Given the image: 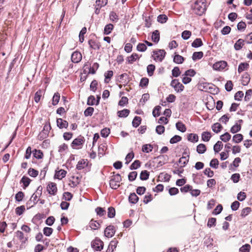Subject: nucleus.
<instances>
[{
	"mask_svg": "<svg viewBox=\"0 0 252 252\" xmlns=\"http://www.w3.org/2000/svg\"><path fill=\"white\" fill-rule=\"evenodd\" d=\"M203 56L204 53L202 51L194 52L192 54L191 59L192 61L195 62L201 59Z\"/></svg>",
	"mask_w": 252,
	"mask_h": 252,
	"instance_id": "29",
	"label": "nucleus"
},
{
	"mask_svg": "<svg viewBox=\"0 0 252 252\" xmlns=\"http://www.w3.org/2000/svg\"><path fill=\"white\" fill-rule=\"evenodd\" d=\"M189 103L186 101H181L179 104V109L182 112L185 111L186 110H187L189 107Z\"/></svg>",
	"mask_w": 252,
	"mask_h": 252,
	"instance_id": "56",
	"label": "nucleus"
},
{
	"mask_svg": "<svg viewBox=\"0 0 252 252\" xmlns=\"http://www.w3.org/2000/svg\"><path fill=\"white\" fill-rule=\"evenodd\" d=\"M168 20V16L164 14H158V23L164 24Z\"/></svg>",
	"mask_w": 252,
	"mask_h": 252,
	"instance_id": "64",
	"label": "nucleus"
},
{
	"mask_svg": "<svg viewBox=\"0 0 252 252\" xmlns=\"http://www.w3.org/2000/svg\"><path fill=\"white\" fill-rule=\"evenodd\" d=\"M209 64L212 65L214 70L217 71H222L226 67L228 66L227 62L223 60L217 61L213 64L209 63Z\"/></svg>",
	"mask_w": 252,
	"mask_h": 252,
	"instance_id": "3",
	"label": "nucleus"
},
{
	"mask_svg": "<svg viewBox=\"0 0 252 252\" xmlns=\"http://www.w3.org/2000/svg\"><path fill=\"white\" fill-rule=\"evenodd\" d=\"M161 107L158 105V116L160 115H164L169 118H170L172 114V111L170 108H166L162 113L160 112Z\"/></svg>",
	"mask_w": 252,
	"mask_h": 252,
	"instance_id": "26",
	"label": "nucleus"
},
{
	"mask_svg": "<svg viewBox=\"0 0 252 252\" xmlns=\"http://www.w3.org/2000/svg\"><path fill=\"white\" fill-rule=\"evenodd\" d=\"M251 249V245L249 244L246 243L239 248V252H250Z\"/></svg>",
	"mask_w": 252,
	"mask_h": 252,
	"instance_id": "52",
	"label": "nucleus"
},
{
	"mask_svg": "<svg viewBox=\"0 0 252 252\" xmlns=\"http://www.w3.org/2000/svg\"><path fill=\"white\" fill-rule=\"evenodd\" d=\"M99 64L97 63H94L93 65L89 68L88 73L94 74L95 73L96 71L98 69Z\"/></svg>",
	"mask_w": 252,
	"mask_h": 252,
	"instance_id": "51",
	"label": "nucleus"
},
{
	"mask_svg": "<svg viewBox=\"0 0 252 252\" xmlns=\"http://www.w3.org/2000/svg\"><path fill=\"white\" fill-rule=\"evenodd\" d=\"M243 97H244L243 92L242 91H238L234 94V99L236 101H242Z\"/></svg>",
	"mask_w": 252,
	"mask_h": 252,
	"instance_id": "49",
	"label": "nucleus"
},
{
	"mask_svg": "<svg viewBox=\"0 0 252 252\" xmlns=\"http://www.w3.org/2000/svg\"><path fill=\"white\" fill-rule=\"evenodd\" d=\"M213 238L211 237V236L206 235L204 238L203 244L208 248H210L213 246Z\"/></svg>",
	"mask_w": 252,
	"mask_h": 252,
	"instance_id": "18",
	"label": "nucleus"
},
{
	"mask_svg": "<svg viewBox=\"0 0 252 252\" xmlns=\"http://www.w3.org/2000/svg\"><path fill=\"white\" fill-rule=\"evenodd\" d=\"M122 181V178L120 174L118 173L111 176L110 180V187L113 189H117L120 185L119 183Z\"/></svg>",
	"mask_w": 252,
	"mask_h": 252,
	"instance_id": "4",
	"label": "nucleus"
},
{
	"mask_svg": "<svg viewBox=\"0 0 252 252\" xmlns=\"http://www.w3.org/2000/svg\"><path fill=\"white\" fill-rule=\"evenodd\" d=\"M197 85L198 87L199 86L202 87L203 89L209 90L210 91H214L215 92L214 94H218L220 92V88L212 83L201 82L200 81Z\"/></svg>",
	"mask_w": 252,
	"mask_h": 252,
	"instance_id": "1",
	"label": "nucleus"
},
{
	"mask_svg": "<svg viewBox=\"0 0 252 252\" xmlns=\"http://www.w3.org/2000/svg\"><path fill=\"white\" fill-rule=\"evenodd\" d=\"M130 111L128 109H125L117 112L118 117L121 118L126 117L129 114Z\"/></svg>",
	"mask_w": 252,
	"mask_h": 252,
	"instance_id": "60",
	"label": "nucleus"
},
{
	"mask_svg": "<svg viewBox=\"0 0 252 252\" xmlns=\"http://www.w3.org/2000/svg\"><path fill=\"white\" fill-rule=\"evenodd\" d=\"M231 137V134L227 131L220 136V139L221 140V142L222 141L225 143L228 142L230 140Z\"/></svg>",
	"mask_w": 252,
	"mask_h": 252,
	"instance_id": "39",
	"label": "nucleus"
},
{
	"mask_svg": "<svg viewBox=\"0 0 252 252\" xmlns=\"http://www.w3.org/2000/svg\"><path fill=\"white\" fill-rule=\"evenodd\" d=\"M103 242L98 238H96L91 243L92 248L96 251H100L103 248Z\"/></svg>",
	"mask_w": 252,
	"mask_h": 252,
	"instance_id": "6",
	"label": "nucleus"
},
{
	"mask_svg": "<svg viewBox=\"0 0 252 252\" xmlns=\"http://www.w3.org/2000/svg\"><path fill=\"white\" fill-rule=\"evenodd\" d=\"M192 189V186L189 184H186L184 186L180 188V189L182 193H186L187 192H189L190 191V189Z\"/></svg>",
	"mask_w": 252,
	"mask_h": 252,
	"instance_id": "58",
	"label": "nucleus"
},
{
	"mask_svg": "<svg viewBox=\"0 0 252 252\" xmlns=\"http://www.w3.org/2000/svg\"><path fill=\"white\" fill-rule=\"evenodd\" d=\"M223 210V206L221 204H218L215 209L212 211V214L217 216L220 214Z\"/></svg>",
	"mask_w": 252,
	"mask_h": 252,
	"instance_id": "40",
	"label": "nucleus"
},
{
	"mask_svg": "<svg viewBox=\"0 0 252 252\" xmlns=\"http://www.w3.org/2000/svg\"><path fill=\"white\" fill-rule=\"evenodd\" d=\"M57 125L58 127L61 129L63 128H67L68 126V123L65 120H63L61 118H58L57 119Z\"/></svg>",
	"mask_w": 252,
	"mask_h": 252,
	"instance_id": "30",
	"label": "nucleus"
},
{
	"mask_svg": "<svg viewBox=\"0 0 252 252\" xmlns=\"http://www.w3.org/2000/svg\"><path fill=\"white\" fill-rule=\"evenodd\" d=\"M233 86V82L231 80H227L224 85L225 90L230 92L232 90Z\"/></svg>",
	"mask_w": 252,
	"mask_h": 252,
	"instance_id": "62",
	"label": "nucleus"
},
{
	"mask_svg": "<svg viewBox=\"0 0 252 252\" xmlns=\"http://www.w3.org/2000/svg\"><path fill=\"white\" fill-rule=\"evenodd\" d=\"M250 67L249 63L248 62H241L239 63L238 67V72L240 74L245 70H247Z\"/></svg>",
	"mask_w": 252,
	"mask_h": 252,
	"instance_id": "19",
	"label": "nucleus"
},
{
	"mask_svg": "<svg viewBox=\"0 0 252 252\" xmlns=\"http://www.w3.org/2000/svg\"><path fill=\"white\" fill-rule=\"evenodd\" d=\"M16 236L21 242L20 249L23 248V244H25L28 240V238L24 237V233L21 231H17L15 232Z\"/></svg>",
	"mask_w": 252,
	"mask_h": 252,
	"instance_id": "14",
	"label": "nucleus"
},
{
	"mask_svg": "<svg viewBox=\"0 0 252 252\" xmlns=\"http://www.w3.org/2000/svg\"><path fill=\"white\" fill-rule=\"evenodd\" d=\"M191 9L195 11L194 14L201 16L202 15H200L202 10V5L198 4L197 1H194V4L191 6Z\"/></svg>",
	"mask_w": 252,
	"mask_h": 252,
	"instance_id": "9",
	"label": "nucleus"
},
{
	"mask_svg": "<svg viewBox=\"0 0 252 252\" xmlns=\"http://www.w3.org/2000/svg\"><path fill=\"white\" fill-rule=\"evenodd\" d=\"M114 28V26L112 24H108L106 25L104 29L103 33L105 35L110 34Z\"/></svg>",
	"mask_w": 252,
	"mask_h": 252,
	"instance_id": "54",
	"label": "nucleus"
},
{
	"mask_svg": "<svg viewBox=\"0 0 252 252\" xmlns=\"http://www.w3.org/2000/svg\"><path fill=\"white\" fill-rule=\"evenodd\" d=\"M223 144L221 141H218L213 146L215 154H219L223 148Z\"/></svg>",
	"mask_w": 252,
	"mask_h": 252,
	"instance_id": "27",
	"label": "nucleus"
},
{
	"mask_svg": "<svg viewBox=\"0 0 252 252\" xmlns=\"http://www.w3.org/2000/svg\"><path fill=\"white\" fill-rule=\"evenodd\" d=\"M165 189L168 191L170 196H174L179 193V189L176 187H171L170 186H167L166 187Z\"/></svg>",
	"mask_w": 252,
	"mask_h": 252,
	"instance_id": "25",
	"label": "nucleus"
},
{
	"mask_svg": "<svg viewBox=\"0 0 252 252\" xmlns=\"http://www.w3.org/2000/svg\"><path fill=\"white\" fill-rule=\"evenodd\" d=\"M198 177L196 178V180L194 183L197 185H203L204 183V176L200 172L197 173Z\"/></svg>",
	"mask_w": 252,
	"mask_h": 252,
	"instance_id": "45",
	"label": "nucleus"
},
{
	"mask_svg": "<svg viewBox=\"0 0 252 252\" xmlns=\"http://www.w3.org/2000/svg\"><path fill=\"white\" fill-rule=\"evenodd\" d=\"M230 179L234 184H237L241 180V175L238 173H233L231 175Z\"/></svg>",
	"mask_w": 252,
	"mask_h": 252,
	"instance_id": "41",
	"label": "nucleus"
},
{
	"mask_svg": "<svg viewBox=\"0 0 252 252\" xmlns=\"http://www.w3.org/2000/svg\"><path fill=\"white\" fill-rule=\"evenodd\" d=\"M241 128L242 125H238V124L235 122L234 125L231 127L230 132L232 134L236 133L241 130Z\"/></svg>",
	"mask_w": 252,
	"mask_h": 252,
	"instance_id": "38",
	"label": "nucleus"
},
{
	"mask_svg": "<svg viewBox=\"0 0 252 252\" xmlns=\"http://www.w3.org/2000/svg\"><path fill=\"white\" fill-rule=\"evenodd\" d=\"M88 43L90 47L94 50H99L101 46L100 42L93 39L89 40Z\"/></svg>",
	"mask_w": 252,
	"mask_h": 252,
	"instance_id": "28",
	"label": "nucleus"
},
{
	"mask_svg": "<svg viewBox=\"0 0 252 252\" xmlns=\"http://www.w3.org/2000/svg\"><path fill=\"white\" fill-rule=\"evenodd\" d=\"M138 197L134 192L131 193L128 197V200L129 202L132 204L136 203L138 201Z\"/></svg>",
	"mask_w": 252,
	"mask_h": 252,
	"instance_id": "50",
	"label": "nucleus"
},
{
	"mask_svg": "<svg viewBox=\"0 0 252 252\" xmlns=\"http://www.w3.org/2000/svg\"><path fill=\"white\" fill-rule=\"evenodd\" d=\"M182 139V137L181 136L179 135H174L170 138L169 142L171 144H174L181 141Z\"/></svg>",
	"mask_w": 252,
	"mask_h": 252,
	"instance_id": "53",
	"label": "nucleus"
},
{
	"mask_svg": "<svg viewBox=\"0 0 252 252\" xmlns=\"http://www.w3.org/2000/svg\"><path fill=\"white\" fill-rule=\"evenodd\" d=\"M202 173L208 178H212L215 174L214 171L211 169V167L205 168Z\"/></svg>",
	"mask_w": 252,
	"mask_h": 252,
	"instance_id": "43",
	"label": "nucleus"
},
{
	"mask_svg": "<svg viewBox=\"0 0 252 252\" xmlns=\"http://www.w3.org/2000/svg\"><path fill=\"white\" fill-rule=\"evenodd\" d=\"M82 57V54L79 52L75 51L71 55V61L73 63H78L81 61Z\"/></svg>",
	"mask_w": 252,
	"mask_h": 252,
	"instance_id": "17",
	"label": "nucleus"
},
{
	"mask_svg": "<svg viewBox=\"0 0 252 252\" xmlns=\"http://www.w3.org/2000/svg\"><path fill=\"white\" fill-rule=\"evenodd\" d=\"M247 27V25L245 22L241 20L240 22H238L237 24V30L239 32H244Z\"/></svg>",
	"mask_w": 252,
	"mask_h": 252,
	"instance_id": "46",
	"label": "nucleus"
},
{
	"mask_svg": "<svg viewBox=\"0 0 252 252\" xmlns=\"http://www.w3.org/2000/svg\"><path fill=\"white\" fill-rule=\"evenodd\" d=\"M175 127L177 130L183 133L187 130L186 126L181 121H178L176 122Z\"/></svg>",
	"mask_w": 252,
	"mask_h": 252,
	"instance_id": "20",
	"label": "nucleus"
},
{
	"mask_svg": "<svg viewBox=\"0 0 252 252\" xmlns=\"http://www.w3.org/2000/svg\"><path fill=\"white\" fill-rule=\"evenodd\" d=\"M85 139L84 137L79 136L77 138L74 139L71 143V146L72 148H75V147L83 145Z\"/></svg>",
	"mask_w": 252,
	"mask_h": 252,
	"instance_id": "11",
	"label": "nucleus"
},
{
	"mask_svg": "<svg viewBox=\"0 0 252 252\" xmlns=\"http://www.w3.org/2000/svg\"><path fill=\"white\" fill-rule=\"evenodd\" d=\"M181 71L180 70V67L178 66H174L171 70V75L170 77L177 78L180 76L181 74Z\"/></svg>",
	"mask_w": 252,
	"mask_h": 252,
	"instance_id": "31",
	"label": "nucleus"
},
{
	"mask_svg": "<svg viewBox=\"0 0 252 252\" xmlns=\"http://www.w3.org/2000/svg\"><path fill=\"white\" fill-rule=\"evenodd\" d=\"M241 158L239 157L235 158L233 161L229 165V169L232 171H236L241 162Z\"/></svg>",
	"mask_w": 252,
	"mask_h": 252,
	"instance_id": "8",
	"label": "nucleus"
},
{
	"mask_svg": "<svg viewBox=\"0 0 252 252\" xmlns=\"http://www.w3.org/2000/svg\"><path fill=\"white\" fill-rule=\"evenodd\" d=\"M246 43V40L242 38L238 39L234 44V49L235 51H240L241 50Z\"/></svg>",
	"mask_w": 252,
	"mask_h": 252,
	"instance_id": "15",
	"label": "nucleus"
},
{
	"mask_svg": "<svg viewBox=\"0 0 252 252\" xmlns=\"http://www.w3.org/2000/svg\"><path fill=\"white\" fill-rule=\"evenodd\" d=\"M89 225L92 229L96 230L99 228L100 224L92 219L89 222Z\"/></svg>",
	"mask_w": 252,
	"mask_h": 252,
	"instance_id": "61",
	"label": "nucleus"
},
{
	"mask_svg": "<svg viewBox=\"0 0 252 252\" xmlns=\"http://www.w3.org/2000/svg\"><path fill=\"white\" fill-rule=\"evenodd\" d=\"M171 175L161 172L158 174V181L168 182L170 180Z\"/></svg>",
	"mask_w": 252,
	"mask_h": 252,
	"instance_id": "16",
	"label": "nucleus"
},
{
	"mask_svg": "<svg viewBox=\"0 0 252 252\" xmlns=\"http://www.w3.org/2000/svg\"><path fill=\"white\" fill-rule=\"evenodd\" d=\"M171 57L173 59V62L177 64L183 63L186 60V58L179 55L177 52H174L172 55Z\"/></svg>",
	"mask_w": 252,
	"mask_h": 252,
	"instance_id": "7",
	"label": "nucleus"
},
{
	"mask_svg": "<svg viewBox=\"0 0 252 252\" xmlns=\"http://www.w3.org/2000/svg\"><path fill=\"white\" fill-rule=\"evenodd\" d=\"M244 140V136L241 133H235L233 136L232 141L236 144H239Z\"/></svg>",
	"mask_w": 252,
	"mask_h": 252,
	"instance_id": "24",
	"label": "nucleus"
},
{
	"mask_svg": "<svg viewBox=\"0 0 252 252\" xmlns=\"http://www.w3.org/2000/svg\"><path fill=\"white\" fill-rule=\"evenodd\" d=\"M242 80V85L244 86H247L251 80L250 75L248 72H245L241 77Z\"/></svg>",
	"mask_w": 252,
	"mask_h": 252,
	"instance_id": "22",
	"label": "nucleus"
},
{
	"mask_svg": "<svg viewBox=\"0 0 252 252\" xmlns=\"http://www.w3.org/2000/svg\"><path fill=\"white\" fill-rule=\"evenodd\" d=\"M38 195L36 194L33 193L31 196L30 200L27 202V205H29V208L32 207L37 203Z\"/></svg>",
	"mask_w": 252,
	"mask_h": 252,
	"instance_id": "33",
	"label": "nucleus"
},
{
	"mask_svg": "<svg viewBox=\"0 0 252 252\" xmlns=\"http://www.w3.org/2000/svg\"><path fill=\"white\" fill-rule=\"evenodd\" d=\"M118 243V241L116 239L112 240L109 245L107 252H113L114 250L116 248Z\"/></svg>",
	"mask_w": 252,
	"mask_h": 252,
	"instance_id": "36",
	"label": "nucleus"
},
{
	"mask_svg": "<svg viewBox=\"0 0 252 252\" xmlns=\"http://www.w3.org/2000/svg\"><path fill=\"white\" fill-rule=\"evenodd\" d=\"M201 140L207 142L210 141L212 137V133L208 130L203 131L201 134Z\"/></svg>",
	"mask_w": 252,
	"mask_h": 252,
	"instance_id": "21",
	"label": "nucleus"
},
{
	"mask_svg": "<svg viewBox=\"0 0 252 252\" xmlns=\"http://www.w3.org/2000/svg\"><path fill=\"white\" fill-rule=\"evenodd\" d=\"M207 151V147L205 144L200 143L196 146V152L201 155L204 154Z\"/></svg>",
	"mask_w": 252,
	"mask_h": 252,
	"instance_id": "32",
	"label": "nucleus"
},
{
	"mask_svg": "<svg viewBox=\"0 0 252 252\" xmlns=\"http://www.w3.org/2000/svg\"><path fill=\"white\" fill-rule=\"evenodd\" d=\"M115 233V230L114 226L113 225H109L107 226L104 231V235L108 238L112 237Z\"/></svg>",
	"mask_w": 252,
	"mask_h": 252,
	"instance_id": "12",
	"label": "nucleus"
},
{
	"mask_svg": "<svg viewBox=\"0 0 252 252\" xmlns=\"http://www.w3.org/2000/svg\"><path fill=\"white\" fill-rule=\"evenodd\" d=\"M217 224V219L216 218L211 217L208 219L207 226L209 228H212L216 226Z\"/></svg>",
	"mask_w": 252,
	"mask_h": 252,
	"instance_id": "48",
	"label": "nucleus"
},
{
	"mask_svg": "<svg viewBox=\"0 0 252 252\" xmlns=\"http://www.w3.org/2000/svg\"><path fill=\"white\" fill-rule=\"evenodd\" d=\"M181 78L182 82L183 84L185 85H187L189 84L192 81V79L189 76H187V75H185L184 72L182 74Z\"/></svg>",
	"mask_w": 252,
	"mask_h": 252,
	"instance_id": "57",
	"label": "nucleus"
},
{
	"mask_svg": "<svg viewBox=\"0 0 252 252\" xmlns=\"http://www.w3.org/2000/svg\"><path fill=\"white\" fill-rule=\"evenodd\" d=\"M203 45V43L200 38H196L191 43V46L194 48L200 47Z\"/></svg>",
	"mask_w": 252,
	"mask_h": 252,
	"instance_id": "35",
	"label": "nucleus"
},
{
	"mask_svg": "<svg viewBox=\"0 0 252 252\" xmlns=\"http://www.w3.org/2000/svg\"><path fill=\"white\" fill-rule=\"evenodd\" d=\"M219 163L220 162L218 158H213L210 161L209 166L213 169H217L219 167Z\"/></svg>",
	"mask_w": 252,
	"mask_h": 252,
	"instance_id": "42",
	"label": "nucleus"
},
{
	"mask_svg": "<svg viewBox=\"0 0 252 252\" xmlns=\"http://www.w3.org/2000/svg\"><path fill=\"white\" fill-rule=\"evenodd\" d=\"M252 211V209L251 207H246L243 208L241 210V212L240 215V216L242 218H245L247 216H248L251 213Z\"/></svg>",
	"mask_w": 252,
	"mask_h": 252,
	"instance_id": "37",
	"label": "nucleus"
},
{
	"mask_svg": "<svg viewBox=\"0 0 252 252\" xmlns=\"http://www.w3.org/2000/svg\"><path fill=\"white\" fill-rule=\"evenodd\" d=\"M31 182V180L29 178L24 176L20 181V183L23 184V189H26L29 186Z\"/></svg>",
	"mask_w": 252,
	"mask_h": 252,
	"instance_id": "44",
	"label": "nucleus"
},
{
	"mask_svg": "<svg viewBox=\"0 0 252 252\" xmlns=\"http://www.w3.org/2000/svg\"><path fill=\"white\" fill-rule=\"evenodd\" d=\"M186 138L188 141L192 143H195L199 141V136L197 134L194 133H188Z\"/></svg>",
	"mask_w": 252,
	"mask_h": 252,
	"instance_id": "10",
	"label": "nucleus"
},
{
	"mask_svg": "<svg viewBox=\"0 0 252 252\" xmlns=\"http://www.w3.org/2000/svg\"><path fill=\"white\" fill-rule=\"evenodd\" d=\"M47 190L50 194L55 195L57 191L56 183L51 182L49 184L47 187Z\"/></svg>",
	"mask_w": 252,
	"mask_h": 252,
	"instance_id": "13",
	"label": "nucleus"
},
{
	"mask_svg": "<svg viewBox=\"0 0 252 252\" xmlns=\"http://www.w3.org/2000/svg\"><path fill=\"white\" fill-rule=\"evenodd\" d=\"M88 165V162L87 160H85V159H82L78 161L77 165H76V168L80 170L82 169H84L85 167H87Z\"/></svg>",
	"mask_w": 252,
	"mask_h": 252,
	"instance_id": "47",
	"label": "nucleus"
},
{
	"mask_svg": "<svg viewBox=\"0 0 252 252\" xmlns=\"http://www.w3.org/2000/svg\"><path fill=\"white\" fill-rule=\"evenodd\" d=\"M51 126L49 121L47 122L44 126L43 130L39 133L38 138L40 140H43L48 136L49 131Z\"/></svg>",
	"mask_w": 252,
	"mask_h": 252,
	"instance_id": "5",
	"label": "nucleus"
},
{
	"mask_svg": "<svg viewBox=\"0 0 252 252\" xmlns=\"http://www.w3.org/2000/svg\"><path fill=\"white\" fill-rule=\"evenodd\" d=\"M66 173V171L63 169H61L59 171L56 170L54 177L59 180H61L65 176Z\"/></svg>",
	"mask_w": 252,
	"mask_h": 252,
	"instance_id": "34",
	"label": "nucleus"
},
{
	"mask_svg": "<svg viewBox=\"0 0 252 252\" xmlns=\"http://www.w3.org/2000/svg\"><path fill=\"white\" fill-rule=\"evenodd\" d=\"M187 181L186 177H183L181 179H178L176 181L175 184L177 186L182 187L183 186L185 185Z\"/></svg>",
	"mask_w": 252,
	"mask_h": 252,
	"instance_id": "55",
	"label": "nucleus"
},
{
	"mask_svg": "<svg viewBox=\"0 0 252 252\" xmlns=\"http://www.w3.org/2000/svg\"><path fill=\"white\" fill-rule=\"evenodd\" d=\"M191 35V32L189 30H185L181 33V37L183 39L187 40L189 39Z\"/></svg>",
	"mask_w": 252,
	"mask_h": 252,
	"instance_id": "59",
	"label": "nucleus"
},
{
	"mask_svg": "<svg viewBox=\"0 0 252 252\" xmlns=\"http://www.w3.org/2000/svg\"><path fill=\"white\" fill-rule=\"evenodd\" d=\"M223 128L222 126L219 122L214 123L211 126L213 131L215 133H220L222 130Z\"/></svg>",
	"mask_w": 252,
	"mask_h": 252,
	"instance_id": "23",
	"label": "nucleus"
},
{
	"mask_svg": "<svg viewBox=\"0 0 252 252\" xmlns=\"http://www.w3.org/2000/svg\"><path fill=\"white\" fill-rule=\"evenodd\" d=\"M170 86L174 89L176 93H180L185 89V86L178 79H172Z\"/></svg>",
	"mask_w": 252,
	"mask_h": 252,
	"instance_id": "2",
	"label": "nucleus"
},
{
	"mask_svg": "<svg viewBox=\"0 0 252 252\" xmlns=\"http://www.w3.org/2000/svg\"><path fill=\"white\" fill-rule=\"evenodd\" d=\"M113 75V72L112 70H109L105 72L104 76L105 79L104 82L105 83H108L111 78Z\"/></svg>",
	"mask_w": 252,
	"mask_h": 252,
	"instance_id": "63",
	"label": "nucleus"
}]
</instances>
